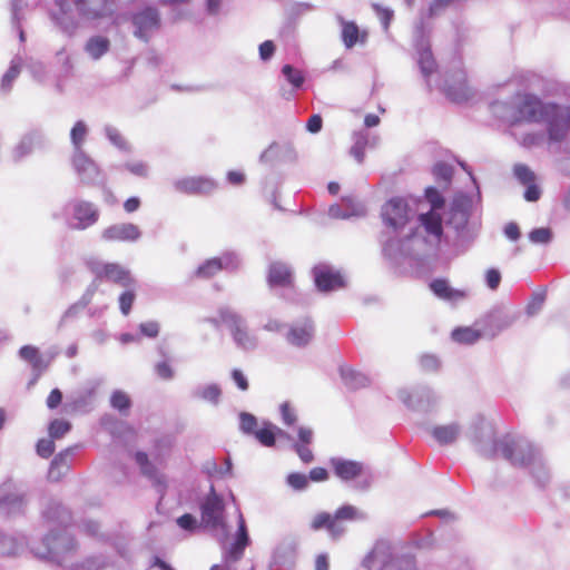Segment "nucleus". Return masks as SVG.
Wrapping results in <instances>:
<instances>
[{"label": "nucleus", "instance_id": "obj_9", "mask_svg": "<svg viewBox=\"0 0 570 570\" xmlns=\"http://www.w3.org/2000/svg\"><path fill=\"white\" fill-rule=\"evenodd\" d=\"M135 26V36L144 41H148L149 33L160 27V17L157 9L147 7L135 13L131 18Z\"/></svg>", "mask_w": 570, "mask_h": 570}, {"label": "nucleus", "instance_id": "obj_31", "mask_svg": "<svg viewBox=\"0 0 570 570\" xmlns=\"http://www.w3.org/2000/svg\"><path fill=\"white\" fill-rule=\"evenodd\" d=\"M360 30L355 22L347 21L343 23L342 39L347 48H352L358 40Z\"/></svg>", "mask_w": 570, "mask_h": 570}, {"label": "nucleus", "instance_id": "obj_60", "mask_svg": "<svg viewBox=\"0 0 570 570\" xmlns=\"http://www.w3.org/2000/svg\"><path fill=\"white\" fill-rule=\"evenodd\" d=\"M62 401V393L59 389H53L47 397V406L56 409Z\"/></svg>", "mask_w": 570, "mask_h": 570}, {"label": "nucleus", "instance_id": "obj_25", "mask_svg": "<svg viewBox=\"0 0 570 570\" xmlns=\"http://www.w3.org/2000/svg\"><path fill=\"white\" fill-rule=\"evenodd\" d=\"M460 433L456 424L440 425L432 430V435L441 444H449L456 440Z\"/></svg>", "mask_w": 570, "mask_h": 570}, {"label": "nucleus", "instance_id": "obj_48", "mask_svg": "<svg viewBox=\"0 0 570 570\" xmlns=\"http://www.w3.org/2000/svg\"><path fill=\"white\" fill-rule=\"evenodd\" d=\"M487 285L490 289L495 291L501 283V274L495 268H490L485 272Z\"/></svg>", "mask_w": 570, "mask_h": 570}, {"label": "nucleus", "instance_id": "obj_34", "mask_svg": "<svg viewBox=\"0 0 570 570\" xmlns=\"http://www.w3.org/2000/svg\"><path fill=\"white\" fill-rule=\"evenodd\" d=\"M71 429V424L66 420H53L49 425V435L51 439H61Z\"/></svg>", "mask_w": 570, "mask_h": 570}, {"label": "nucleus", "instance_id": "obj_4", "mask_svg": "<svg viewBox=\"0 0 570 570\" xmlns=\"http://www.w3.org/2000/svg\"><path fill=\"white\" fill-rule=\"evenodd\" d=\"M495 451H500L514 466H527L534 460V450L530 444L519 443L510 436L499 440Z\"/></svg>", "mask_w": 570, "mask_h": 570}, {"label": "nucleus", "instance_id": "obj_40", "mask_svg": "<svg viewBox=\"0 0 570 570\" xmlns=\"http://www.w3.org/2000/svg\"><path fill=\"white\" fill-rule=\"evenodd\" d=\"M281 414L284 424L287 426H292L297 422L296 410L288 402L281 405Z\"/></svg>", "mask_w": 570, "mask_h": 570}, {"label": "nucleus", "instance_id": "obj_13", "mask_svg": "<svg viewBox=\"0 0 570 570\" xmlns=\"http://www.w3.org/2000/svg\"><path fill=\"white\" fill-rule=\"evenodd\" d=\"M248 543L249 537L247 532L246 522L243 514L239 513L236 537L227 551V560L233 562L239 560L243 557L244 550L246 549Z\"/></svg>", "mask_w": 570, "mask_h": 570}, {"label": "nucleus", "instance_id": "obj_61", "mask_svg": "<svg viewBox=\"0 0 570 570\" xmlns=\"http://www.w3.org/2000/svg\"><path fill=\"white\" fill-rule=\"evenodd\" d=\"M322 117L320 115H313L307 120L306 128L308 131L316 134L322 129Z\"/></svg>", "mask_w": 570, "mask_h": 570}, {"label": "nucleus", "instance_id": "obj_27", "mask_svg": "<svg viewBox=\"0 0 570 570\" xmlns=\"http://www.w3.org/2000/svg\"><path fill=\"white\" fill-rule=\"evenodd\" d=\"M276 432H281V430L272 423L265 422L264 425L255 432V438L264 446H273L275 444Z\"/></svg>", "mask_w": 570, "mask_h": 570}, {"label": "nucleus", "instance_id": "obj_54", "mask_svg": "<svg viewBox=\"0 0 570 570\" xmlns=\"http://www.w3.org/2000/svg\"><path fill=\"white\" fill-rule=\"evenodd\" d=\"M108 138L110 139V141L121 148V149H126L127 148V141L126 139L124 138V136L117 130V129H110L108 130Z\"/></svg>", "mask_w": 570, "mask_h": 570}, {"label": "nucleus", "instance_id": "obj_44", "mask_svg": "<svg viewBox=\"0 0 570 570\" xmlns=\"http://www.w3.org/2000/svg\"><path fill=\"white\" fill-rule=\"evenodd\" d=\"M419 62H420L421 70L424 75L428 76L433 71L435 62H434L431 51H429V50L423 51L420 56Z\"/></svg>", "mask_w": 570, "mask_h": 570}, {"label": "nucleus", "instance_id": "obj_21", "mask_svg": "<svg viewBox=\"0 0 570 570\" xmlns=\"http://www.w3.org/2000/svg\"><path fill=\"white\" fill-rule=\"evenodd\" d=\"M19 355L22 360L28 362L31 367L38 373L43 372L48 367V362L45 361L38 347L32 345H24L19 350Z\"/></svg>", "mask_w": 570, "mask_h": 570}, {"label": "nucleus", "instance_id": "obj_23", "mask_svg": "<svg viewBox=\"0 0 570 570\" xmlns=\"http://www.w3.org/2000/svg\"><path fill=\"white\" fill-rule=\"evenodd\" d=\"M110 48V41L106 37L95 36L88 39L85 50L95 60L101 58L108 52Z\"/></svg>", "mask_w": 570, "mask_h": 570}, {"label": "nucleus", "instance_id": "obj_57", "mask_svg": "<svg viewBox=\"0 0 570 570\" xmlns=\"http://www.w3.org/2000/svg\"><path fill=\"white\" fill-rule=\"evenodd\" d=\"M275 51V45L272 40H266L259 46V56L263 60L269 59Z\"/></svg>", "mask_w": 570, "mask_h": 570}, {"label": "nucleus", "instance_id": "obj_35", "mask_svg": "<svg viewBox=\"0 0 570 570\" xmlns=\"http://www.w3.org/2000/svg\"><path fill=\"white\" fill-rule=\"evenodd\" d=\"M127 287L125 292L119 296V308L124 315H128L130 313L131 306L136 299V294L134 288Z\"/></svg>", "mask_w": 570, "mask_h": 570}, {"label": "nucleus", "instance_id": "obj_45", "mask_svg": "<svg viewBox=\"0 0 570 570\" xmlns=\"http://www.w3.org/2000/svg\"><path fill=\"white\" fill-rule=\"evenodd\" d=\"M529 238L533 243H548L551 239V232L549 228H535L529 234Z\"/></svg>", "mask_w": 570, "mask_h": 570}, {"label": "nucleus", "instance_id": "obj_58", "mask_svg": "<svg viewBox=\"0 0 570 570\" xmlns=\"http://www.w3.org/2000/svg\"><path fill=\"white\" fill-rule=\"evenodd\" d=\"M434 173L438 177L442 178L445 181H450L452 178L453 170L450 166L445 164H438L434 168Z\"/></svg>", "mask_w": 570, "mask_h": 570}, {"label": "nucleus", "instance_id": "obj_16", "mask_svg": "<svg viewBox=\"0 0 570 570\" xmlns=\"http://www.w3.org/2000/svg\"><path fill=\"white\" fill-rule=\"evenodd\" d=\"M445 94L453 102L466 101L472 96V91L468 86L464 75L456 80H448L445 85Z\"/></svg>", "mask_w": 570, "mask_h": 570}, {"label": "nucleus", "instance_id": "obj_37", "mask_svg": "<svg viewBox=\"0 0 570 570\" xmlns=\"http://www.w3.org/2000/svg\"><path fill=\"white\" fill-rule=\"evenodd\" d=\"M425 198L431 204L433 212L436 209H441L445 205L444 197L440 194V191L434 187H428L425 189Z\"/></svg>", "mask_w": 570, "mask_h": 570}, {"label": "nucleus", "instance_id": "obj_33", "mask_svg": "<svg viewBox=\"0 0 570 570\" xmlns=\"http://www.w3.org/2000/svg\"><path fill=\"white\" fill-rule=\"evenodd\" d=\"M110 404L119 412H127L131 406L130 397L122 391H115L110 397Z\"/></svg>", "mask_w": 570, "mask_h": 570}, {"label": "nucleus", "instance_id": "obj_17", "mask_svg": "<svg viewBox=\"0 0 570 570\" xmlns=\"http://www.w3.org/2000/svg\"><path fill=\"white\" fill-rule=\"evenodd\" d=\"M431 291L440 298L456 302L466 297L463 289L452 288L446 279L436 278L430 284Z\"/></svg>", "mask_w": 570, "mask_h": 570}, {"label": "nucleus", "instance_id": "obj_64", "mask_svg": "<svg viewBox=\"0 0 570 570\" xmlns=\"http://www.w3.org/2000/svg\"><path fill=\"white\" fill-rule=\"evenodd\" d=\"M524 198L528 202H535L540 198V190L533 183L528 184L527 190L524 193Z\"/></svg>", "mask_w": 570, "mask_h": 570}, {"label": "nucleus", "instance_id": "obj_11", "mask_svg": "<svg viewBox=\"0 0 570 570\" xmlns=\"http://www.w3.org/2000/svg\"><path fill=\"white\" fill-rule=\"evenodd\" d=\"M140 236L138 226L131 223L111 225L102 230L106 242H134Z\"/></svg>", "mask_w": 570, "mask_h": 570}, {"label": "nucleus", "instance_id": "obj_6", "mask_svg": "<svg viewBox=\"0 0 570 570\" xmlns=\"http://www.w3.org/2000/svg\"><path fill=\"white\" fill-rule=\"evenodd\" d=\"M91 272L97 279H106L124 287L135 284L129 271L117 263L96 264L91 267Z\"/></svg>", "mask_w": 570, "mask_h": 570}, {"label": "nucleus", "instance_id": "obj_30", "mask_svg": "<svg viewBox=\"0 0 570 570\" xmlns=\"http://www.w3.org/2000/svg\"><path fill=\"white\" fill-rule=\"evenodd\" d=\"M452 337L459 343L471 344L481 337V333L472 327H459L452 332Z\"/></svg>", "mask_w": 570, "mask_h": 570}, {"label": "nucleus", "instance_id": "obj_59", "mask_svg": "<svg viewBox=\"0 0 570 570\" xmlns=\"http://www.w3.org/2000/svg\"><path fill=\"white\" fill-rule=\"evenodd\" d=\"M232 377L239 390L246 391L248 389V381L240 370H233Z\"/></svg>", "mask_w": 570, "mask_h": 570}, {"label": "nucleus", "instance_id": "obj_62", "mask_svg": "<svg viewBox=\"0 0 570 570\" xmlns=\"http://www.w3.org/2000/svg\"><path fill=\"white\" fill-rule=\"evenodd\" d=\"M308 478L312 481L321 482V481L327 480L328 473H327L326 469L317 466V468H313L309 471Z\"/></svg>", "mask_w": 570, "mask_h": 570}, {"label": "nucleus", "instance_id": "obj_56", "mask_svg": "<svg viewBox=\"0 0 570 570\" xmlns=\"http://www.w3.org/2000/svg\"><path fill=\"white\" fill-rule=\"evenodd\" d=\"M140 331L148 337H156L159 333V325L156 322H146L140 324Z\"/></svg>", "mask_w": 570, "mask_h": 570}, {"label": "nucleus", "instance_id": "obj_63", "mask_svg": "<svg viewBox=\"0 0 570 570\" xmlns=\"http://www.w3.org/2000/svg\"><path fill=\"white\" fill-rule=\"evenodd\" d=\"M205 471L209 476H223L225 472L218 468L214 460H209L205 463Z\"/></svg>", "mask_w": 570, "mask_h": 570}, {"label": "nucleus", "instance_id": "obj_3", "mask_svg": "<svg viewBox=\"0 0 570 570\" xmlns=\"http://www.w3.org/2000/svg\"><path fill=\"white\" fill-rule=\"evenodd\" d=\"M200 524L209 529H218L224 525L225 520V502L217 494L215 487L210 485L208 494L199 504Z\"/></svg>", "mask_w": 570, "mask_h": 570}, {"label": "nucleus", "instance_id": "obj_14", "mask_svg": "<svg viewBox=\"0 0 570 570\" xmlns=\"http://www.w3.org/2000/svg\"><path fill=\"white\" fill-rule=\"evenodd\" d=\"M315 284L322 292L337 289L344 286L343 277L340 273L333 272L326 267L316 268Z\"/></svg>", "mask_w": 570, "mask_h": 570}, {"label": "nucleus", "instance_id": "obj_24", "mask_svg": "<svg viewBox=\"0 0 570 570\" xmlns=\"http://www.w3.org/2000/svg\"><path fill=\"white\" fill-rule=\"evenodd\" d=\"M422 226L426 233L436 237H440L443 233L442 217L440 214L430 210L425 214H421L419 217Z\"/></svg>", "mask_w": 570, "mask_h": 570}, {"label": "nucleus", "instance_id": "obj_8", "mask_svg": "<svg viewBox=\"0 0 570 570\" xmlns=\"http://www.w3.org/2000/svg\"><path fill=\"white\" fill-rule=\"evenodd\" d=\"M78 13L88 20L109 17L115 11V0H72Z\"/></svg>", "mask_w": 570, "mask_h": 570}, {"label": "nucleus", "instance_id": "obj_12", "mask_svg": "<svg viewBox=\"0 0 570 570\" xmlns=\"http://www.w3.org/2000/svg\"><path fill=\"white\" fill-rule=\"evenodd\" d=\"M216 187V183L207 177H186L176 183L179 191L191 195H208Z\"/></svg>", "mask_w": 570, "mask_h": 570}, {"label": "nucleus", "instance_id": "obj_26", "mask_svg": "<svg viewBox=\"0 0 570 570\" xmlns=\"http://www.w3.org/2000/svg\"><path fill=\"white\" fill-rule=\"evenodd\" d=\"M232 335L236 344L242 348H249L254 346V341L247 332L243 321L230 328Z\"/></svg>", "mask_w": 570, "mask_h": 570}, {"label": "nucleus", "instance_id": "obj_32", "mask_svg": "<svg viewBox=\"0 0 570 570\" xmlns=\"http://www.w3.org/2000/svg\"><path fill=\"white\" fill-rule=\"evenodd\" d=\"M367 146V136L363 132H357L354 136V145L351 148V154L358 161L362 163Z\"/></svg>", "mask_w": 570, "mask_h": 570}, {"label": "nucleus", "instance_id": "obj_42", "mask_svg": "<svg viewBox=\"0 0 570 570\" xmlns=\"http://www.w3.org/2000/svg\"><path fill=\"white\" fill-rule=\"evenodd\" d=\"M177 524L181 529L187 530V531H195L197 528H199L202 525L198 523L197 519L190 513H185V514L180 515L177 519Z\"/></svg>", "mask_w": 570, "mask_h": 570}, {"label": "nucleus", "instance_id": "obj_22", "mask_svg": "<svg viewBox=\"0 0 570 570\" xmlns=\"http://www.w3.org/2000/svg\"><path fill=\"white\" fill-rule=\"evenodd\" d=\"M224 268V264L220 258L213 257L205 261L194 272V277L199 279H209L220 273Z\"/></svg>", "mask_w": 570, "mask_h": 570}, {"label": "nucleus", "instance_id": "obj_53", "mask_svg": "<svg viewBox=\"0 0 570 570\" xmlns=\"http://www.w3.org/2000/svg\"><path fill=\"white\" fill-rule=\"evenodd\" d=\"M373 8L376 11L380 20L385 26V28H387L390 22H391V20H392V18H393V11L387 9V8H383V7L379 6V4H373Z\"/></svg>", "mask_w": 570, "mask_h": 570}, {"label": "nucleus", "instance_id": "obj_49", "mask_svg": "<svg viewBox=\"0 0 570 570\" xmlns=\"http://www.w3.org/2000/svg\"><path fill=\"white\" fill-rule=\"evenodd\" d=\"M126 169L129 170L132 175H136L138 177H147L148 175V167L142 161H134V163H127L125 165Z\"/></svg>", "mask_w": 570, "mask_h": 570}, {"label": "nucleus", "instance_id": "obj_1", "mask_svg": "<svg viewBox=\"0 0 570 570\" xmlns=\"http://www.w3.org/2000/svg\"><path fill=\"white\" fill-rule=\"evenodd\" d=\"M364 514L357 508L346 504L340 507L333 514L328 512L317 513L311 528L314 531L325 529L333 539H338L345 532V521H355L363 519Z\"/></svg>", "mask_w": 570, "mask_h": 570}, {"label": "nucleus", "instance_id": "obj_28", "mask_svg": "<svg viewBox=\"0 0 570 570\" xmlns=\"http://www.w3.org/2000/svg\"><path fill=\"white\" fill-rule=\"evenodd\" d=\"M240 321L242 318L236 313L228 308H220L218 311L217 317L208 320V322L216 327L220 326L222 324H226L230 328L237 325Z\"/></svg>", "mask_w": 570, "mask_h": 570}, {"label": "nucleus", "instance_id": "obj_18", "mask_svg": "<svg viewBox=\"0 0 570 570\" xmlns=\"http://www.w3.org/2000/svg\"><path fill=\"white\" fill-rule=\"evenodd\" d=\"M332 466L334 473L344 481L357 478L363 471L361 463L342 459L332 460Z\"/></svg>", "mask_w": 570, "mask_h": 570}, {"label": "nucleus", "instance_id": "obj_52", "mask_svg": "<svg viewBox=\"0 0 570 570\" xmlns=\"http://www.w3.org/2000/svg\"><path fill=\"white\" fill-rule=\"evenodd\" d=\"M60 465L66 466L65 458L62 456V454H58L51 462V466L49 470V479L55 480V481L59 480L60 472L58 471L56 473V471L59 469Z\"/></svg>", "mask_w": 570, "mask_h": 570}, {"label": "nucleus", "instance_id": "obj_41", "mask_svg": "<svg viewBox=\"0 0 570 570\" xmlns=\"http://www.w3.org/2000/svg\"><path fill=\"white\" fill-rule=\"evenodd\" d=\"M55 442L53 439H41L37 443V453L43 458L48 459L55 452Z\"/></svg>", "mask_w": 570, "mask_h": 570}, {"label": "nucleus", "instance_id": "obj_36", "mask_svg": "<svg viewBox=\"0 0 570 570\" xmlns=\"http://www.w3.org/2000/svg\"><path fill=\"white\" fill-rule=\"evenodd\" d=\"M86 135H87L86 125L82 121H77L70 132L71 141L75 145L77 151L81 150L80 147L85 140Z\"/></svg>", "mask_w": 570, "mask_h": 570}, {"label": "nucleus", "instance_id": "obj_29", "mask_svg": "<svg viewBox=\"0 0 570 570\" xmlns=\"http://www.w3.org/2000/svg\"><path fill=\"white\" fill-rule=\"evenodd\" d=\"M135 460L144 475H146L150 479H156L158 476V470L150 462L146 452H142V451L136 452Z\"/></svg>", "mask_w": 570, "mask_h": 570}, {"label": "nucleus", "instance_id": "obj_47", "mask_svg": "<svg viewBox=\"0 0 570 570\" xmlns=\"http://www.w3.org/2000/svg\"><path fill=\"white\" fill-rule=\"evenodd\" d=\"M287 481L296 490H302L308 484V478L303 473H292L288 475Z\"/></svg>", "mask_w": 570, "mask_h": 570}, {"label": "nucleus", "instance_id": "obj_5", "mask_svg": "<svg viewBox=\"0 0 570 570\" xmlns=\"http://www.w3.org/2000/svg\"><path fill=\"white\" fill-rule=\"evenodd\" d=\"M381 216L386 226L394 230L403 228L410 220V207L402 197L387 200L381 210Z\"/></svg>", "mask_w": 570, "mask_h": 570}, {"label": "nucleus", "instance_id": "obj_50", "mask_svg": "<svg viewBox=\"0 0 570 570\" xmlns=\"http://www.w3.org/2000/svg\"><path fill=\"white\" fill-rule=\"evenodd\" d=\"M344 379L346 381V384L351 387V389H356L358 386H363L365 385L366 383V377L362 376V375H358L354 372H348L346 374H344Z\"/></svg>", "mask_w": 570, "mask_h": 570}, {"label": "nucleus", "instance_id": "obj_2", "mask_svg": "<svg viewBox=\"0 0 570 570\" xmlns=\"http://www.w3.org/2000/svg\"><path fill=\"white\" fill-rule=\"evenodd\" d=\"M553 112V104H544L537 96L521 94L515 97L512 124L541 122Z\"/></svg>", "mask_w": 570, "mask_h": 570}, {"label": "nucleus", "instance_id": "obj_15", "mask_svg": "<svg viewBox=\"0 0 570 570\" xmlns=\"http://www.w3.org/2000/svg\"><path fill=\"white\" fill-rule=\"evenodd\" d=\"M72 164L77 173L86 181L94 179L100 173L95 161L91 158H89L82 150H78L75 154Z\"/></svg>", "mask_w": 570, "mask_h": 570}, {"label": "nucleus", "instance_id": "obj_10", "mask_svg": "<svg viewBox=\"0 0 570 570\" xmlns=\"http://www.w3.org/2000/svg\"><path fill=\"white\" fill-rule=\"evenodd\" d=\"M72 216L77 222L76 229H86L95 225L99 219L98 208L90 202L78 200L73 204Z\"/></svg>", "mask_w": 570, "mask_h": 570}, {"label": "nucleus", "instance_id": "obj_39", "mask_svg": "<svg viewBox=\"0 0 570 570\" xmlns=\"http://www.w3.org/2000/svg\"><path fill=\"white\" fill-rule=\"evenodd\" d=\"M282 71L286 77L287 81L292 83L295 88H299L303 85L304 78L302 73L298 70H295L291 65H285Z\"/></svg>", "mask_w": 570, "mask_h": 570}, {"label": "nucleus", "instance_id": "obj_51", "mask_svg": "<svg viewBox=\"0 0 570 570\" xmlns=\"http://www.w3.org/2000/svg\"><path fill=\"white\" fill-rule=\"evenodd\" d=\"M157 375L163 380H170L174 376V371L170 366V364L166 361L159 362L156 367Z\"/></svg>", "mask_w": 570, "mask_h": 570}, {"label": "nucleus", "instance_id": "obj_43", "mask_svg": "<svg viewBox=\"0 0 570 570\" xmlns=\"http://www.w3.org/2000/svg\"><path fill=\"white\" fill-rule=\"evenodd\" d=\"M517 178L524 185L534 183V174L525 165H517L514 167Z\"/></svg>", "mask_w": 570, "mask_h": 570}, {"label": "nucleus", "instance_id": "obj_7", "mask_svg": "<svg viewBox=\"0 0 570 570\" xmlns=\"http://www.w3.org/2000/svg\"><path fill=\"white\" fill-rule=\"evenodd\" d=\"M548 125L549 138L552 141H561L570 129V110L553 104V112L543 120Z\"/></svg>", "mask_w": 570, "mask_h": 570}, {"label": "nucleus", "instance_id": "obj_46", "mask_svg": "<svg viewBox=\"0 0 570 570\" xmlns=\"http://www.w3.org/2000/svg\"><path fill=\"white\" fill-rule=\"evenodd\" d=\"M220 394H222L220 389L217 385L212 384V385L206 386L202 391L200 395L204 400L216 404L220 397Z\"/></svg>", "mask_w": 570, "mask_h": 570}, {"label": "nucleus", "instance_id": "obj_55", "mask_svg": "<svg viewBox=\"0 0 570 570\" xmlns=\"http://www.w3.org/2000/svg\"><path fill=\"white\" fill-rule=\"evenodd\" d=\"M295 449H296V453L298 454V456L301 458V460L304 463H309L313 461L314 455H313L312 450L308 448V445L296 444Z\"/></svg>", "mask_w": 570, "mask_h": 570}, {"label": "nucleus", "instance_id": "obj_38", "mask_svg": "<svg viewBox=\"0 0 570 570\" xmlns=\"http://www.w3.org/2000/svg\"><path fill=\"white\" fill-rule=\"evenodd\" d=\"M239 426H240V430L244 432V433H247V434H255V432L257 431L256 430V426H257V420L256 417L250 414V413H242L240 416H239Z\"/></svg>", "mask_w": 570, "mask_h": 570}, {"label": "nucleus", "instance_id": "obj_20", "mask_svg": "<svg viewBox=\"0 0 570 570\" xmlns=\"http://www.w3.org/2000/svg\"><path fill=\"white\" fill-rule=\"evenodd\" d=\"M312 337H313V325L309 321H306L302 325H294L293 327H291V330L287 334L288 342L295 346L306 345L307 343H309Z\"/></svg>", "mask_w": 570, "mask_h": 570}, {"label": "nucleus", "instance_id": "obj_19", "mask_svg": "<svg viewBox=\"0 0 570 570\" xmlns=\"http://www.w3.org/2000/svg\"><path fill=\"white\" fill-rule=\"evenodd\" d=\"M267 279L272 286H289L292 284V272L285 264L275 262L269 266Z\"/></svg>", "mask_w": 570, "mask_h": 570}]
</instances>
